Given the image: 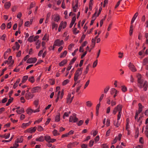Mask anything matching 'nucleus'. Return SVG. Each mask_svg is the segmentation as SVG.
Masks as SVG:
<instances>
[{
  "label": "nucleus",
  "instance_id": "4c0bfd02",
  "mask_svg": "<svg viewBox=\"0 0 148 148\" xmlns=\"http://www.w3.org/2000/svg\"><path fill=\"white\" fill-rule=\"evenodd\" d=\"M75 16L73 18L72 21H71V23L74 24L75 21L76 20V17H75V14H73Z\"/></svg>",
  "mask_w": 148,
  "mask_h": 148
},
{
  "label": "nucleus",
  "instance_id": "13d9d810",
  "mask_svg": "<svg viewBox=\"0 0 148 148\" xmlns=\"http://www.w3.org/2000/svg\"><path fill=\"white\" fill-rule=\"evenodd\" d=\"M121 90L123 92H125L127 90L126 88L124 86H122Z\"/></svg>",
  "mask_w": 148,
  "mask_h": 148
},
{
  "label": "nucleus",
  "instance_id": "4468645a",
  "mask_svg": "<svg viewBox=\"0 0 148 148\" xmlns=\"http://www.w3.org/2000/svg\"><path fill=\"white\" fill-rule=\"evenodd\" d=\"M138 14L137 12L134 15V16L132 20L131 21V24H132L134 21L135 20L136 18L137 17V16H138Z\"/></svg>",
  "mask_w": 148,
  "mask_h": 148
},
{
  "label": "nucleus",
  "instance_id": "7c9ffc66",
  "mask_svg": "<svg viewBox=\"0 0 148 148\" xmlns=\"http://www.w3.org/2000/svg\"><path fill=\"white\" fill-rule=\"evenodd\" d=\"M92 1L93 0H90L89 3V9L91 10H92V6L93 5Z\"/></svg>",
  "mask_w": 148,
  "mask_h": 148
},
{
  "label": "nucleus",
  "instance_id": "f257e3e1",
  "mask_svg": "<svg viewBox=\"0 0 148 148\" xmlns=\"http://www.w3.org/2000/svg\"><path fill=\"white\" fill-rule=\"evenodd\" d=\"M118 92L119 91L114 88H112L110 90L111 94L112 95L114 93V95L113 96V97L114 98H115L117 96Z\"/></svg>",
  "mask_w": 148,
  "mask_h": 148
},
{
  "label": "nucleus",
  "instance_id": "6ab92c4d",
  "mask_svg": "<svg viewBox=\"0 0 148 148\" xmlns=\"http://www.w3.org/2000/svg\"><path fill=\"white\" fill-rule=\"evenodd\" d=\"M11 5V3L10 2L5 3L4 5V7L5 8L8 9Z\"/></svg>",
  "mask_w": 148,
  "mask_h": 148
},
{
  "label": "nucleus",
  "instance_id": "49530a36",
  "mask_svg": "<svg viewBox=\"0 0 148 148\" xmlns=\"http://www.w3.org/2000/svg\"><path fill=\"white\" fill-rule=\"evenodd\" d=\"M53 133L54 136H56L57 135H59V134L57 133V131L56 130H54L53 132Z\"/></svg>",
  "mask_w": 148,
  "mask_h": 148
},
{
  "label": "nucleus",
  "instance_id": "58836bf2",
  "mask_svg": "<svg viewBox=\"0 0 148 148\" xmlns=\"http://www.w3.org/2000/svg\"><path fill=\"white\" fill-rule=\"evenodd\" d=\"M84 123V121L83 120H80L77 123V124L78 126H80L82 125Z\"/></svg>",
  "mask_w": 148,
  "mask_h": 148
},
{
  "label": "nucleus",
  "instance_id": "1a4fd4ad",
  "mask_svg": "<svg viewBox=\"0 0 148 148\" xmlns=\"http://www.w3.org/2000/svg\"><path fill=\"white\" fill-rule=\"evenodd\" d=\"M36 127H34V128L31 127L30 128H29L27 129L26 131L28 132L32 133L35 132L36 131Z\"/></svg>",
  "mask_w": 148,
  "mask_h": 148
},
{
  "label": "nucleus",
  "instance_id": "cd10ccee",
  "mask_svg": "<svg viewBox=\"0 0 148 148\" xmlns=\"http://www.w3.org/2000/svg\"><path fill=\"white\" fill-rule=\"evenodd\" d=\"M16 112L20 114L24 112V109L23 108H22L20 110H17Z\"/></svg>",
  "mask_w": 148,
  "mask_h": 148
},
{
  "label": "nucleus",
  "instance_id": "5701e85b",
  "mask_svg": "<svg viewBox=\"0 0 148 148\" xmlns=\"http://www.w3.org/2000/svg\"><path fill=\"white\" fill-rule=\"evenodd\" d=\"M139 109L138 112L139 113H140L142 111V108L143 107L141 103H139L138 104Z\"/></svg>",
  "mask_w": 148,
  "mask_h": 148
},
{
  "label": "nucleus",
  "instance_id": "393cba45",
  "mask_svg": "<svg viewBox=\"0 0 148 148\" xmlns=\"http://www.w3.org/2000/svg\"><path fill=\"white\" fill-rule=\"evenodd\" d=\"M60 24H61V26L63 27V29L65 28L66 25V22L64 21V22L62 21L61 23Z\"/></svg>",
  "mask_w": 148,
  "mask_h": 148
},
{
  "label": "nucleus",
  "instance_id": "473e14b6",
  "mask_svg": "<svg viewBox=\"0 0 148 148\" xmlns=\"http://www.w3.org/2000/svg\"><path fill=\"white\" fill-rule=\"evenodd\" d=\"M51 139L50 137L49 136H45V140L47 142L49 143V141Z\"/></svg>",
  "mask_w": 148,
  "mask_h": 148
},
{
  "label": "nucleus",
  "instance_id": "a211bd4d",
  "mask_svg": "<svg viewBox=\"0 0 148 148\" xmlns=\"http://www.w3.org/2000/svg\"><path fill=\"white\" fill-rule=\"evenodd\" d=\"M33 95L32 94H31L30 93H29L28 94H26V97L27 99H29L32 98L33 97Z\"/></svg>",
  "mask_w": 148,
  "mask_h": 148
},
{
  "label": "nucleus",
  "instance_id": "bf43d9fd",
  "mask_svg": "<svg viewBox=\"0 0 148 148\" xmlns=\"http://www.w3.org/2000/svg\"><path fill=\"white\" fill-rule=\"evenodd\" d=\"M74 46V45L73 44H71L69 45L68 47V49L69 50H71L72 48Z\"/></svg>",
  "mask_w": 148,
  "mask_h": 148
},
{
  "label": "nucleus",
  "instance_id": "0eeeda50",
  "mask_svg": "<svg viewBox=\"0 0 148 148\" xmlns=\"http://www.w3.org/2000/svg\"><path fill=\"white\" fill-rule=\"evenodd\" d=\"M122 135L121 134H119L118 135V137H116L112 143V144H114L116 143L118 140H121Z\"/></svg>",
  "mask_w": 148,
  "mask_h": 148
},
{
  "label": "nucleus",
  "instance_id": "f3484780",
  "mask_svg": "<svg viewBox=\"0 0 148 148\" xmlns=\"http://www.w3.org/2000/svg\"><path fill=\"white\" fill-rule=\"evenodd\" d=\"M67 62V61L66 60H64L59 63V65L60 66H63L64 64H66Z\"/></svg>",
  "mask_w": 148,
  "mask_h": 148
},
{
  "label": "nucleus",
  "instance_id": "423d86ee",
  "mask_svg": "<svg viewBox=\"0 0 148 148\" xmlns=\"http://www.w3.org/2000/svg\"><path fill=\"white\" fill-rule=\"evenodd\" d=\"M39 110L38 109H37L35 110H32L31 109H29L27 110V114H31L32 112H39Z\"/></svg>",
  "mask_w": 148,
  "mask_h": 148
},
{
  "label": "nucleus",
  "instance_id": "8fccbe9b",
  "mask_svg": "<svg viewBox=\"0 0 148 148\" xmlns=\"http://www.w3.org/2000/svg\"><path fill=\"white\" fill-rule=\"evenodd\" d=\"M13 136H12V137H11V138H10V139L8 140H2V142H9L11 140H12V138H13Z\"/></svg>",
  "mask_w": 148,
  "mask_h": 148
},
{
  "label": "nucleus",
  "instance_id": "bb28decb",
  "mask_svg": "<svg viewBox=\"0 0 148 148\" xmlns=\"http://www.w3.org/2000/svg\"><path fill=\"white\" fill-rule=\"evenodd\" d=\"M28 78V76L27 75L24 76L23 77L22 81V83H24Z\"/></svg>",
  "mask_w": 148,
  "mask_h": 148
},
{
  "label": "nucleus",
  "instance_id": "680f3d73",
  "mask_svg": "<svg viewBox=\"0 0 148 148\" xmlns=\"http://www.w3.org/2000/svg\"><path fill=\"white\" fill-rule=\"evenodd\" d=\"M86 104L87 106L89 107H90L92 105V103L89 101L86 102Z\"/></svg>",
  "mask_w": 148,
  "mask_h": 148
},
{
  "label": "nucleus",
  "instance_id": "774afa93",
  "mask_svg": "<svg viewBox=\"0 0 148 148\" xmlns=\"http://www.w3.org/2000/svg\"><path fill=\"white\" fill-rule=\"evenodd\" d=\"M102 148H109L108 146L107 145H106L103 144L102 145Z\"/></svg>",
  "mask_w": 148,
  "mask_h": 148
},
{
  "label": "nucleus",
  "instance_id": "5fc2aeb1",
  "mask_svg": "<svg viewBox=\"0 0 148 148\" xmlns=\"http://www.w3.org/2000/svg\"><path fill=\"white\" fill-rule=\"evenodd\" d=\"M74 81H75V83L74 84V85L73 86V87H75V86L76 85V84H77V83H79L80 82V80H79L78 81H77V80Z\"/></svg>",
  "mask_w": 148,
  "mask_h": 148
},
{
  "label": "nucleus",
  "instance_id": "20e7f679",
  "mask_svg": "<svg viewBox=\"0 0 148 148\" xmlns=\"http://www.w3.org/2000/svg\"><path fill=\"white\" fill-rule=\"evenodd\" d=\"M128 66L130 69L133 72H135L136 71L135 66L131 62L130 63Z\"/></svg>",
  "mask_w": 148,
  "mask_h": 148
},
{
  "label": "nucleus",
  "instance_id": "09e8293b",
  "mask_svg": "<svg viewBox=\"0 0 148 148\" xmlns=\"http://www.w3.org/2000/svg\"><path fill=\"white\" fill-rule=\"evenodd\" d=\"M69 116V114L68 112H65L64 113V114L63 116V118L64 119H65L66 116L68 117Z\"/></svg>",
  "mask_w": 148,
  "mask_h": 148
},
{
  "label": "nucleus",
  "instance_id": "c85d7f7f",
  "mask_svg": "<svg viewBox=\"0 0 148 148\" xmlns=\"http://www.w3.org/2000/svg\"><path fill=\"white\" fill-rule=\"evenodd\" d=\"M10 134H8L7 135H6L5 134L1 135L0 137H1L5 138V139H6L10 137Z\"/></svg>",
  "mask_w": 148,
  "mask_h": 148
},
{
  "label": "nucleus",
  "instance_id": "603ef678",
  "mask_svg": "<svg viewBox=\"0 0 148 148\" xmlns=\"http://www.w3.org/2000/svg\"><path fill=\"white\" fill-rule=\"evenodd\" d=\"M15 145H16V146H13V147H11L10 148H16L18 146V142L17 141H15Z\"/></svg>",
  "mask_w": 148,
  "mask_h": 148
},
{
  "label": "nucleus",
  "instance_id": "a18cd8bd",
  "mask_svg": "<svg viewBox=\"0 0 148 148\" xmlns=\"http://www.w3.org/2000/svg\"><path fill=\"white\" fill-rule=\"evenodd\" d=\"M148 62V60L147 58L144 59L143 60V64L145 65Z\"/></svg>",
  "mask_w": 148,
  "mask_h": 148
},
{
  "label": "nucleus",
  "instance_id": "c756f323",
  "mask_svg": "<svg viewBox=\"0 0 148 148\" xmlns=\"http://www.w3.org/2000/svg\"><path fill=\"white\" fill-rule=\"evenodd\" d=\"M13 98H11L10 99H9L8 100V102L6 103V106H8L10 105V103L13 100Z\"/></svg>",
  "mask_w": 148,
  "mask_h": 148
},
{
  "label": "nucleus",
  "instance_id": "412c9836",
  "mask_svg": "<svg viewBox=\"0 0 148 148\" xmlns=\"http://www.w3.org/2000/svg\"><path fill=\"white\" fill-rule=\"evenodd\" d=\"M44 140V138L43 136H41L38 138H36V140L39 141H43Z\"/></svg>",
  "mask_w": 148,
  "mask_h": 148
},
{
  "label": "nucleus",
  "instance_id": "3c124183",
  "mask_svg": "<svg viewBox=\"0 0 148 148\" xmlns=\"http://www.w3.org/2000/svg\"><path fill=\"white\" fill-rule=\"evenodd\" d=\"M94 142V141L93 140H90V141L89 143V146L90 147H91L93 145Z\"/></svg>",
  "mask_w": 148,
  "mask_h": 148
},
{
  "label": "nucleus",
  "instance_id": "a19ab883",
  "mask_svg": "<svg viewBox=\"0 0 148 148\" xmlns=\"http://www.w3.org/2000/svg\"><path fill=\"white\" fill-rule=\"evenodd\" d=\"M69 82V80L68 79H66L64 80L62 83L63 85H65L66 84Z\"/></svg>",
  "mask_w": 148,
  "mask_h": 148
},
{
  "label": "nucleus",
  "instance_id": "c03bdc74",
  "mask_svg": "<svg viewBox=\"0 0 148 148\" xmlns=\"http://www.w3.org/2000/svg\"><path fill=\"white\" fill-rule=\"evenodd\" d=\"M98 62L97 60H96L93 63V68L95 67L97 65Z\"/></svg>",
  "mask_w": 148,
  "mask_h": 148
},
{
  "label": "nucleus",
  "instance_id": "e2e57ef3",
  "mask_svg": "<svg viewBox=\"0 0 148 148\" xmlns=\"http://www.w3.org/2000/svg\"><path fill=\"white\" fill-rule=\"evenodd\" d=\"M116 104V102L115 101L112 100L111 101V105L112 106H113Z\"/></svg>",
  "mask_w": 148,
  "mask_h": 148
},
{
  "label": "nucleus",
  "instance_id": "b1692460",
  "mask_svg": "<svg viewBox=\"0 0 148 148\" xmlns=\"http://www.w3.org/2000/svg\"><path fill=\"white\" fill-rule=\"evenodd\" d=\"M14 63V61H12V60H10L5 61L4 62V63L5 64L8 63V64H11V65H12Z\"/></svg>",
  "mask_w": 148,
  "mask_h": 148
},
{
  "label": "nucleus",
  "instance_id": "dca6fc26",
  "mask_svg": "<svg viewBox=\"0 0 148 148\" xmlns=\"http://www.w3.org/2000/svg\"><path fill=\"white\" fill-rule=\"evenodd\" d=\"M40 88V87L38 86H37L33 88L32 90V93H34L38 91V89Z\"/></svg>",
  "mask_w": 148,
  "mask_h": 148
},
{
  "label": "nucleus",
  "instance_id": "69168bd1",
  "mask_svg": "<svg viewBox=\"0 0 148 148\" xmlns=\"http://www.w3.org/2000/svg\"><path fill=\"white\" fill-rule=\"evenodd\" d=\"M30 24V22L29 21H26L25 23V26L28 27L29 25Z\"/></svg>",
  "mask_w": 148,
  "mask_h": 148
},
{
  "label": "nucleus",
  "instance_id": "f704fd0d",
  "mask_svg": "<svg viewBox=\"0 0 148 148\" xmlns=\"http://www.w3.org/2000/svg\"><path fill=\"white\" fill-rule=\"evenodd\" d=\"M60 116L59 115H57L55 118V120L56 121L58 122L60 121Z\"/></svg>",
  "mask_w": 148,
  "mask_h": 148
},
{
  "label": "nucleus",
  "instance_id": "6e6d98bb",
  "mask_svg": "<svg viewBox=\"0 0 148 148\" xmlns=\"http://www.w3.org/2000/svg\"><path fill=\"white\" fill-rule=\"evenodd\" d=\"M12 26V23L11 22H10L7 24V27L8 28L10 29L11 28Z\"/></svg>",
  "mask_w": 148,
  "mask_h": 148
},
{
  "label": "nucleus",
  "instance_id": "4d7b16f0",
  "mask_svg": "<svg viewBox=\"0 0 148 148\" xmlns=\"http://www.w3.org/2000/svg\"><path fill=\"white\" fill-rule=\"evenodd\" d=\"M109 88L110 87H106L104 90V92L105 93H107L108 90H109Z\"/></svg>",
  "mask_w": 148,
  "mask_h": 148
},
{
  "label": "nucleus",
  "instance_id": "4be33fe9",
  "mask_svg": "<svg viewBox=\"0 0 148 148\" xmlns=\"http://www.w3.org/2000/svg\"><path fill=\"white\" fill-rule=\"evenodd\" d=\"M67 53V51H65L63 53H62L60 54V57L61 58L65 57L66 56Z\"/></svg>",
  "mask_w": 148,
  "mask_h": 148
},
{
  "label": "nucleus",
  "instance_id": "ddd939ff",
  "mask_svg": "<svg viewBox=\"0 0 148 148\" xmlns=\"http://www.w3.org/2000/svg\"><path fill=\"white\" fill-rule=\"evenodd\" d=\"M51 24L52 25V29H55L56 30L57 29L58 25L57 24L55 23L54 22H52Z\"/></svg>",
  "mask_w": 148,
  "mask_h": 148
},
{
  "label": "nucleus",
  "instance_id": "052dcab7",
  "mask_svg": "<svg viewBox=\"0 0 148 148\" xmlns=\"http://www.w3.org/2000/svg\"><path fill=\"white\" fill-rule=\"evenodd\" d=\"M77 29L76 28H74L73 30V32L74 34H76L78 33L79 31H77Z\"/></svg>",
  "mask_w": 148,
  "mask_h": 148
},
{
  "label": "nucleus",
  "instance_id": "f8f14e48",
  "mask_svg": "<svg viewBox=\"0 0 148 148\" xmlns=\"http://www.w3.org/2000/svg\"><path fill=\"white\" fill-rule=\"evenodd\" d=\"M143 87L144 88L143 89L145 91H146L147 88V82L146 81L144 82L143 84Z\"/></svg>",
  "mask_w": 148,
  "mask_h": 148
},
{
  "label": "nucleus",
  "instance_id": "338daca9",
  "mask_svg": "<svg viewBox=\"0 0 148 148\" xmlns=\"http://www.w3.org/2000/svg\"><path fill=\"white\" fill-rule=\"evenodd\" d=\"M8 100V99L6 98H5L3 99L2 100V102L3 103H4L6 102Z\"/></svg>",
  "mask_w": 148,
  "mask_h": 148
},
{
  "label": "nucleus",
  "instance_id": "2eb2a0df",
  "mask_svg": "<svg viewBox=\"0 0 148 148\" xmlns=\"http://www.w3.org/2000/svg\"><path fill=\"white\" fill-rule=\"evenodd\" d=\"M71 94H68L67 98V101L66 103H70L71 102H70V101L71 100Z\"/></svg>",
  "mask_w": 148,
  "mask_h": 148
},
{
  "label": "nucleus",
  "instance_id": "0e129e2a",
  "mask_svg": "<svg viewBox=\"0 0 148 148\" xmlns=\"http://www.w3.org/2000/svg\"><path fill=\"white\" fill-rule=\"evenodd\" d=\"M74 118L72 116H70L69 121L70 122H73V120Z\"/></svg>",
  "mask_w": 148,
  "mask_h": 148
},
{
  "label": "nucleus",
  "instance_id": "9b49d317",
  "mask_svg": "<svg viewBox=\"0 0 148 148\" xmlns=\"http://www.w3.org/2000/svg\"><path fill=\"white\" fill-rule=\"evenodd\" d=\"M122 108L121 106L120 105H119L116 107L114 108L117 111L120 112L121 111Z\"/></svg>",
  "mask_w": 148,
  "mask_h": 148
},
{
  "label": "nucleus",
  "instance_id": "6e6552de",
  "mask_svg": "<svg viewBox=\"0 0 148 148\" xmlns=\"http://www.w3.org/2000/svg\"><path fill=\"white\" fill-rule=\"evenodd\" d=\"M83 69L82 68H79L76 71L74 74L80 75L82 73Z\"/></svg>",
  "mask_w": 148,
  "mask_h": 148
},
{
  "label": "nucleus",
  "instance_id": "864d4df0",
  "mask_svg": "<svg viewBox=\"0 0 148 148\" xmlns=\"http://www.w3.org/2000/svg\"><path fill=\"white\" fill-rule=\"evenodd\" d=\"M73 145V143H70L69 144L67 145V147L68 148H71Z\"/></svg>",
  "mask_w": 148,
  "mask_h": 148
},
{
  "label": "nucleus",
  "instance_id": "aec40b11",
  "mask_svg": "<svg viewBox=\"0 0 148 148\" xmlns=\"http://www.w3.org/2000/svg\"><path fill=\"white\" fill-rule=\"evenodd\" d=\"M36 48L37 49H38L39 48L40 46V41H39V40H38L36 42Z\"/></svg>",
  "mask_w": 148,
  "mask_h": 148
},
{
  "label": "nucleus",
  "instance_id": "de8ad7c7",
  "mask_svg": "<svg viewBox=\"0 0 148 148\" xmlns=\"http://www.w3.org/2000/svg\"><path fill=\"white\" fill-rule=\"evenodd\" d=\"M88 70H89V65H88L86 67V69L84 72V73H85V74H86L88 73Z\"/></svg>",
  "mask_w": 148,
  "mask_h": 148
},
{
  "label": "nucleus",
  "instance_id": "f03ea898",
  "mask_svg": "<svg viewBox=\"0 0 148 148\" xmlns=\"http://www.w3.org/2000/svg\"><path fill=\"white\" fill-rule=\"evenodd\" d=\"M64 43L63 40L60 41L59 39L56 40L54 42V45L56 46H60Z\"/></svg>",
  "mask_w": 148,
  "mask_h": 148
},
{
  "label": "nucleus",
  "instance_id": "ea45409f",
  "mask_svg": "<svg viewBox=\"0 0 148 148\" xmlns=\"http://www.w3.org/2000/svg\"><path fill=\"white\" fill-rule=\"evenodd\" d=\"M79 76L80 75L74 74V80H77L79 79Z\"/></svg>",
  "mask_w": 148,
  "mask_h": 148
},
{
  "label": "nucleus",
  "instance_id": "7ed1b4c3",
  "mask_svg": "<svg viewBox=\"0 0 148 148\" xmlns=\"http://www.w3.org/2000/svg\"><path fill=\"white\" fill-rule=\"evenodd\" d=\"M36 60L37 59L36 58H30L27 60V63H34L36 62Z\"/></svg>",
  "mask_w": 148,
  "mask_h": 148
},
{
  "label": "nucleus",
  "instance_id": "c9c22d12",
  "mask_svg": "<svg viewBox=\"0 0 148 148\" xmlns=\"http://www.w3.org/2000/svg\"><path fill=\"white\" fill-rule=\"evenodd\" d=\"M114 125L117 127H119L120 125V123L119 122V121H117V122H116V121H114Z\"/></svg>",
  "mask_w": 148,
  "mask_h": 148
},
{
  "label": "nucleus",
  "instance_id": "a878e982",
  "mask_svg": "<svg viewBox=\"0 0 148 148\" xmlns=\"http://www.w3.org/2000/svg\"><path fill=\"white\" fill-rule=\"evenodd\" d=\"M31 122L29 121L27 123H23L22 124L23 127H26L29 126L31 123Z\"/></svg>",
  "mask_w": 148,
  "mask_h": 148
},
{
  "label": "nucleus",
  "instance_id": "39448f33",
  "mask_svg": "<svg viewBox=\"0 0 148 148\" xmlns=\"http://www.w3.org/2000/svg\"><path fill=\"white\" fill-rule=\"evenodd\" d=\"M138 86L140 88H143V85L144 82L142 79L138 80Z\"/></svg>",
  "mask_w": 148,
  "mask_h": 148
},
{
  "label": "nucleus",
  "instance_id": "79ce46f5",
  "mask_svg": "<svg viewBox=\"0 0 148 148\" xmlns=\"http://www.w3.org/2000/svg\"><path fill=\"white\" fill-rule=\"evenodd\" d=\"M76 58L75 57H74L71 60V61L70 65H71V64H72L76 60Z\"/></svg>",
  "mask_w": 148,
  "mask_h": 148
},
{
  "label": "nucleus",
  "instance_id": "37998d69",
  "mask_svg": "<svg viewBox=\"0 0 148 148\" xmlns=\"http://www.w3.org/2000/svg\"><path fill=\"white\" fill-rule=\"evenodd\" d=\"M121 115V112H119V113L117 116V121H118L120 119Z\"/></svg>",
  "mask_w": 148,
  "mask_h": 148
},
{
  "label": "nucleus",
  "instance_id": "2f4dec72",
  "mask_svg": "<svg viewBox=\"0 0 148 148\" xmlns=\"http://www.w3.org/2000/svg\"><path fill=\"white\" fill-rule=\"evenodd\" d=\"M29 81L31 82V83H33L34 81V76H31L29 77Z\"/></svg>",
  "mask_w": 148,
  "mask_h": 148
},
{
  "label": "nucleus",
  "instance_id": "72a5a7b5",
  "mask_svg": "<svg viewBox=\"0 0 148 148\" xmlns=\"http://www.w3.org/2000/svg\"><path fill=\"white\" fill-rule=\"evenodd\" d=\"M34 40V37L33 36H30L28 39V41L30 42H33Z\"/></svg>",
  "mask_w": 148,
  "mask_h": 148
},
{
  "label": "nucleus",
  "instance_id": "9d476101",
  "mask_svg": "<svg viewBox=\"0 0 148 148\" xmlns=\"http://www.w3.org/2000/svg\"><path fill=\"white\" fill-rule=\"evenodd\" d=\"M15 44L16 46H13L12 48L13 50L14 51L16 49L17 50H18L20 46L19 45L17 42H15Z\"/></svg>",
  "mask_w": 148,
  "mask_h": 148
},
{
  "label": "nucleus",
  "instance_id": "e433bc0d",
  "mask_svg": "<svg viewBox=\"0 0 148 148\" xmlns=\"http://www.w3.org/2000/svg\"><path fill=\"white\" fill-rule=\"evenodd\" d=\"M60 20V17L59 16H57L54 18V21H55L58 22Z\"/></svg>",
  "mask_w": 148,
  "mask_h": 148
}]
</instances>
